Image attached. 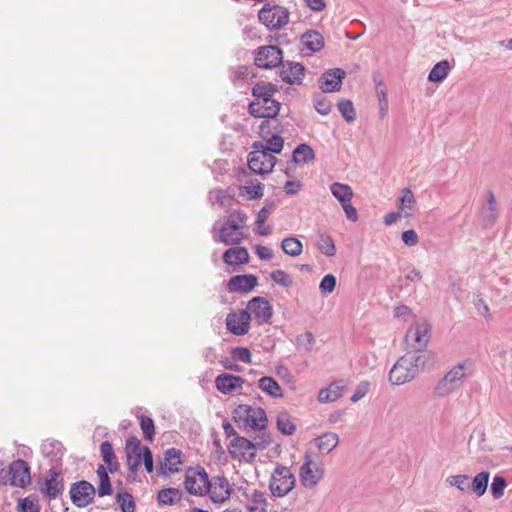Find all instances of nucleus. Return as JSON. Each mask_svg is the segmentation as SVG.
<instances>
[{
  "label": "nucleus",
  "mask_w": 512,
  "mask_h": 512,
  "mask_svg": "<svg viewBox=\"0 0 512 512\" xmlns=\"http://www.w3.org/2000/svg\"><path fill=\"white\" fill-rule=\"evenodd\" d=\"M296 485V477L287 466L278 464L271 474L269 490L272 496L282 498L288 495Z\"/></svg>",
  "instance_id": "6"
},
{
  "label": "nucleus",
  "mask_w": 512,
  "mask_h": 512,
  "mask_svg": "<svg viewBox=\"0 0 512 512\" xmlns=\"http://www.w3.org/2000/svg\"><path fill=\"white\" fill-rule=\"evenodd\" d=\"M303 45L312 52L320 51L324 46V38L321 33L311 30L302 35Z\"/></svg>",
  "instance_id": "32"
},
{
  "label": "nucleus",
  "mask_w": 512,
  "mask_h": 512,
  "mask_svg": "<svg viewBox=\"0 0 512 512\" xmlns=\"http://www.w3.org/2000/svg\"><path fill=\"white\" fill-rule=\"evenodd\" d=\"M244 382L242 377L229 373H221L215 378V386L222 394H231L241 391Z\"/></svg>",
  "instance_id": "22"
},
{
  "label": "nucleus",
  "mask_w": 512,
  "mask_h": 512,
  "mask_svg": "<svg viewBox=\"0 0 512 512\" xmlns=\"http://www.w3.org/2000/svg\"><path fill=\"white\" fill-rule=\"evenodd\" d=\"M298 474L304 488L314 489L324 478L325 468L321 462L314 460L311 454L306 453Z\"/></svg>",
  "instance_id": "7"
},
{
  "label": "nucleus",
  "mask_w": 512,
  "mask_h": 512,
  "mask_svg": "<svg viewBox=\"0 0 512 512\" xmlns=\"http://www.w3.org/2000/svg\"><path fill=\"white\" fill-rule=\"evenodd\" d=\"M247 215L241 210H233L225 223L212 236L214 242L225 245H238L244 238Z\"/></svg>",
  "instance_id": "3"
},
{
  "label": "nucleus",
  "mask_w": 512,
  "mask_h": 512,
  "mask_svg": "<svg viewBox=\"0 0 512 512\" xmlns=\"http://www.w3.org/2000/svg\"><path fill=\"white\" fill-rule=\"evenodd\" d=\"M273 122H276L273 120ZM271 126L272 121L271 120H264L261 122L259 126V132L263 140H265V143L259 142L255 143L253 145L254 148H261L264 151L269 152L270 154H279L284 145V141L282 137H280L278 134H273L271 132Z\"/></svg>",
  "instance_id": "12"
},
{
  "label": "nucleus",
  "mask_w": 512,
  "mask_h": 512,
  "mask_svg": "<svg viewBox=\"0 0 512 512\" xmlns=\"http://www.w3.org/2000/svg\"><path fill=\"white\" fill-rule=\"evenodd\" d=\"M338 109L347 122H353L355 120L356 112L353 103L350 100H339Z\"/></svg>",
  "instance_id": "45"
},
{
  "label": "nucleus",
  "mask_w": 512,
  "mask_h": 512,
  "mask_svg": "<svg viewBox=\"0 0 512 512\" xmlns=\"http://www.w3.org/2000/svg\"><path fill=\"white\" fill-rule=\"evenodd\" d=\"M255 253L261 260H271L274 256L273 250L267 246L257 245Z\"/></svg>",
  "instance_id": "61"
},
{
  "label": "nucleus",
  "mask_w": 512,
  "mask_h": 512,
  "mask_svg": "<svg viewBox=\"0 0 512 512\" xmlns=\"http://www.w3.org/2000/svg\"><path fill=\"white\" fill-rule=\"evenodd\" d=\"M276 164L274 155L261 148H254L248 155V167L255 174H269Z\"/></svg>",
  "instance_id": "11"
},
{
  "label": "nucleus",
  "mask_w": 512,
  "mask_h": 512,
  "mask_svg": "<svg viewBox=\"0 0 512 512\" xmlns=\"http://www.w3.org/2000/svg\"><path fill=\"white\" fill-rule=\"evenodd\" d=\"M402 241L407 245V246H415L418 244L419 242V238H418V235L417 233L410 229V230H406L402 233Z\"/></svg>",
  "instance_id": "60"
},
{
  "label": "nucleus",
  "mask_w": 512,
  "mask_h": 512,
  "mask_svg": "<svg viewBox=\"0 0 512 512\" xmlns=\"http://www.w3.org/2000/svg\"><path fill=\"white\" fill-rule=\"evenodd\" d=\"M251 315L245 310L231 312L226 317L227 329L234 335L241 336L248 333Z\"/></svg>",
  "instance_id": "18"
},
{
  "label": "nucleus",
  "mask_w": 512,
  "mask_h": 512,
  "mask_svg": "<svg viewBox=\"0 0 512 512\" xmlns=\"http://www.w3.org/2000/svg\"><path fill=\"white\" fill-rule=\"evenodd\" d=\"M140 427L146 440L152 441L155 435L154 421L150 417L140 416Z\"/></svg>",
  "instance_id": "48"
},
{
  "label": "nucleus",
  "mask_w": 512,
  "mask_h": 512,
  "mask_svg": "<svg viewBox=\"0 0 512 512\" xmlns=\"http://www.w3.org/2000/svg\"><path fill=\"white\" fill-rule=\"evenodd\" d=\"M332 195L340 202L341 205L350 202L353 198V190L347 184L335 182L330 186Z\"/></svg>",
  "instance_id": "34"
},
{
  "label": "nucleus",
  "mask_w": 512,
  "mask_h": 512,
  "mask_svg": "<svg viewBox=\"0 0 512 512\" xmlns=\"http://www.w3.org/2000/svg\"><path fill=\"white\" fill-rule=\"evenodd\" d=\"M271 279L282 287H290L293 283L292 277L283 270H275L270 274Z\"/></svg>",
  "instance_id": "50"
},
{
  "label": "nucleus",
  "mask_w": 512,
  "mask_h": 512,
  "mask_svg": "<svg viewBox=\"0 0 512 512\" xmlns=\"http://www.w3.org/2000/svg\"><path fill=\"white\" fill-rule=\"evenodd\" d=\"M182 499V491L178 488H163L157 493L160 506H173Z\"/></svg>",
  "instance_id": "30"
},
{
  "label": "nucleus",
  "mask_w": 512,
  "mask_h": 512,
  "mask_svg": "<svg viewBox=\"0 0 512 512\" xmlns=\"http://www.w3.org/2000/svg\"><path fill=\"white\" fill-rule=\"evenodd\" d=\"M484 218L488 223H492L497 216V204L492 192L488 193L487 204L484 208Z\"/></svg>",
  "instance_id": "47"
},
{
  "label": "nucleus",
  "mask_w": 512,
  "mask_h": 512,
  "mask_svg": "<svg viewBox=\"0 0 512 512\" xmlns=\"http://www.w3.org/2000/svg\"><path fill=\"white\" fill-rule=\"evenodd\" d=\"M243 191L247 195L248 199L256 200L263 196V184L258 180H251L243 186Z\"/></svg>",
  "instance_id": "43"
},
{
  "label": "nucleus",
  "mask_w": 512,
  "mask_h": 512,
  "mask_svg": "<svg viewBox=\"0 0 512 512\" xmlns=\"http://www.w3.org/2000/svg\"><path fill=\"white\" fill-rule=\"evenodd\" d=\"M232 358L238 360L243 363H251L252 362V354L250 350L246 347H236L231 351Z\"/></svg>",
  "instance_id": "54"
},
{
  "label": "nucleus",
  "mask_w": 512,
  "mask_h": 512,
  "mask_svg": "<svg viewBox=\"0 0 512 512\" xmlns=\"http://www.w3.org/2000/svg\"><path fill=\"white\" fill-rule=\"evenodd\" d=\"M315 157L313 149L307 144H300L293 151V161L296 164H304L312 161Z\"/></svg>",
  "instance_id": "40"
},
{
  "label": "nucleus",
  "mask_w": 512,
  "mask_h": 512,
  "mask_svg": "<svg viewBox=\"0 0 512 512\" xmlns=\"http://www.w3.org/2000/svg\"><path fill=\"white\" fill-rule=\"evenodd\" d=\"M99 478L98 495L100 497L108 496L112 494V485L108 475L107 469L103 465H99L96 470Z\"/></svg>",
  "instance_id": "35"
},
{
  "label": "nucleus",
  "mask_w": 512,
  "mask_h": 512,
  "mask_svg": "<svg viewBox=\"0 0 512 512\" xmlns=\"http://www.w3.org/2000/svg\"><path fill=\"white\" fill-rule=\"evenodd\" d=\"M41 494L49 500L59 498L64 492V479L58 467L49 469L45 481L40 488Z\"/></svg>",
  "instance_id": "13"
},
{
  "label": "nucleus",
  "mask_w": 512,
  "mask_h": 512,
  "mask_svg": "<svg viewBox=\"0 0 512 512\" xmlns=\"http://www.w3.org/2000/svg\"><path fill=\"white\" fill-rule=\"evenodd\" d=\"M417 207V201L414 193L410 188H403L397 200V208L405 218H410L414 215Z\"/></svg>",
  "instance_id": "24"
},
{
  "label": "nucleus",
  "mask_w": 512,
  "mask_h": 512,
  "mask_svg": "<svg viewBox=\"0 0 512 512\" xmlns=\"http://www.w3.org/2000/svg\"><path fill=\"white\" fill-rule=\"evenodd\" d=\"M278 430L284 435H292L296 431V425L291 415L286 411L278 413L276 418Z\"/></svg>",
  "instance_id": "36"
},
{
  "label": "nucleus",
  "mask_w": 512,
  "mask_h": 512,
  "mask_svg": "<svg viewBox=\"0 0 512 512\" xmlns=\"http://www.w3.org/2000/svg\"><path fill=\"white\" fill-rule=\"evenodd\" d=\"M283 252L289 256L296 257L303 252V245L296 237H286L281 242Z\"/></svg>",
  "instance_id": "38"
},
{
  "label": "nucleus",
  "mask_w": 512,
  "mask_h": 512,
  "mask_svg": "<svg viewBox=\"0 0 512 512\" xmlns=\"http://www.w3.org/2000/svg\"><path fill=\"white\" fill-rule=\"evenodd\" d=\"M31 482L30 467L24 460H16L10 464L9 485L25 487Z\"/></svg>",
  "instance_id": "19"
},
{
  "label": "nucleus",
  "mask_w": 512,
  "mask_h": 512,
  "mask_svg": "<svg viewBox=\"0 0 512 512\" xmlns=\"http://www.w3.org/2000/svg\"><path fill=\"white\" fill-rule=\"evenodd\" d=\"M258 284V279L255 275L244 274L236 275L228 281V290L230 292L248 293L252 291Z\"/></svg>",
  "instance_id": "23"
},
{
  "label": "nucleus",
  "mask_w": 512,
  "mask_h": 512,
  "mask_svg": "<svg viewBox=\"0 0 512 512\" xmlns=\"http://www.w3.org/2000/svg\"><path fill=\"white\" fill-rule=\"evenodd\" d=\"M42 453L49 457L61 458L63 455V446L60 442L55 440H46L41 445Z\"/></svg>",
  "instance_id": "42"
},
{
  "label": "nucleus",
  "mask_w": 512,
  "mask_h": 512,
  "mask_svg": "<svg viewBox=\"0 0 512 512\" xmlns=\"http://www.w3.org/2000/svg\"><path fill=\"white\" fill-rule=\"evenodd\" d=\"M19 512H40L39 504L30 497L21 499L18 503Z\"/></svg>",
  "instance_id": "56"
},
{
  "label": "nucleus",
  "mask_w": 512,
  "mask_h": 512,
  "mask_svg": "<svg viewBox=\"0 0 512 512\" xmlns=\"http://www.w3.org/2000/svg\"><path fill=\"white\" fill-rule=\"evenodd\" d=\"M231 493L232 487L225 476L217 475L209 480V490L207 494L213 503H224L230 498Z\"/></svg>",
  "instance_id": "17"
},
{
  "label": "nucleus",
  "mask_w": 512,
  "mask_h": 512,
  "mask_svg": "<svg viewBox=\"0 0 512 512\" xmlns=\"http://www.w3.org/2000/svg\"><path fill=\"white\" fill-rule=\"evenodd\" d=\"M314 442L318 450L322 454H328L332 452L339 443V436L334 432H326L314 439Z\"/></svg>",
  "instance_id": "28"
},
{
  "label": "nucleus",
  "mask_w": 512,
  "mask_h": 512,
  "mask_svg": "<svg viewBox=\"0 0 512 512\" xmlns=\"http://www.w3.org/2000/svg\"><path fill=\"white\" fill-rule=\"evenodd\" d=\"M143 448L140 440L135 436L129 437L126 440V455H143Z\"/></svg>",
  "instance_id": "51"
},
{
  "label": "nucleus",
  "mask_w": 512,
  "mask_h": 512,
  "mask_svg": "<svg viewBox=\"0 0 512 512\" xmlns=\"http://www.w3.org/2000/svg\"><path fill=\"white\" fill-rule=\"evenodd\" d=\"M315 343V338L313 334L309 331L300 334L296 338V344L298 347L303 348L305 351H311L313 345Z\"/></svg>",
  "instance_id": "52"
},
{
  "label": "nucleus",
  "mask_w": 512,
  "mask_h": 512,
  "mask_svg": "<svg viewBox=\"0 0 512 512\" xmlns=\"http://www.w3.org/2000/svg\"><path fill=\"white\" fill-rule=\"evenodd\" d=\"M468 479L469 478L467 475L459 474V475L449 476L446 479V482L451 486L457 487V489H459L460 491L465 492L470 488V486L468 484Z\"/></svg>",
  "instance_id": "49"
},
{
  "label": "nucleus",
  "mask_w": 512,
  "mask_h": 512,
  "mask_svg": "<svg viewBox=\"0 0 512 512\" xmlns=\"http://www.w3.org/2000/svg\"><path fill=\"white\" fill-rule=\"evenodd\" d=\"M235 422L242 423L253 431L264 430L268 419L263 408L255 405L240 404L232 412Z\"/></svg>",
  "instance_id": "4"
},
{
  "label": "nucleus",
  "mask_w": 512,
  "mask_h": 512,
  "mask_svg": "<svg viewBox=\"0 0 512 512\" xmlns=\"http://www.w3.org/2000/svg\"><path fill=\"white\" fill-rule=\"evenodd\" d=\"M116 501L122 512H135V501L128 492H119L116 495Z\"/></svg>",
  "instance_id": "44"
},
{
  "label": "nucleus",
  "mask_w": 512,
  "mask_h": 512,
  "mask_svg": "<svg viewBox=\"0 0 512 512\" xmlns=\"http://www.w3.org/2000/svg\"><path fill=\"white\" fill-rule=\"evenodd\" d=\"M344 78L345 71L340 68L331 69L321 76L319 87L324 93L339 91Z\"/></svg>",
  "instance_id": "21"
},
{
  "label": "nucleus",
  "mask_w": 512,
  "mask_h": 512,
  "mask_svg": "<svg viewBox=\"0 0 512 512\" xmlns=\"http://www.w3.org/2000/svg\"><path fill=\"white\" fill-rule=\"evenodd\" d=\"M370 389V383L368 381H362L360 382L353 395L351 396V401L356 403L358 402L360 399H362L369 391Z\"/></svg>",
  "instance_id": "59"
},
{
  "label": "nucleus",
  "mask_w": 512,
  "mask_h": 512,
  "mask_svg": "<svg viewBox=\"0 0 512 512\" xmlns=\"http://www.w3.org/2000/svg\"><path fill=\"white\" fill-rule=\"evenodd\" d=\"M276 92L272 83H256L252 88L254 100L249 104V113L254 117L274 119L280 110V103L273 98Z\"/></svg>",
  "instance_id": "1"
},
{
  "label": "nucleus",
  "mask_w": 512,
  "mask_h": 512,
  "mask_svg": "<svg viewBox=\"0 0 512 512\" xmlns=\"http://www.w3.org/2000/svg\"><path fill=\"white\" fill-rule=\"evenodd\" d=\"M209 477L204 469L189 468L185 474L184 485L188 493L195 496L207 495Z\"/></svg>",
  "instance_id": "10"
},
{
  "label": "nucleus",
  "mask_w": 512,
  "mask_h": 512,
  "mask_svg": "<svg viewBox=\"0 0 512 512\" xmlns=\"http://www.w3.org/2000/svg\"><path fill=\"white\" fill-rule=\"evenodd\" d=\"M100 452L101 456L103 458V461L107 464L108 462H111L116 459L114 449L112 444L109 441H104L100 445Z\"/></svg>",
  "instance_id": "58"
},
{
  "label": "nucleus",
  "mask_w": 512,
  "mask_h": 512,
  "mask_svg": "<svg viewBox=\"0 0 512 512\" xmlns=\"http://www.w3.org/2000/svg\"><path fill=\"white\" fill-rule=\"evenodd\" d=\"M232 196L226 190H214L210 192V200L213 204H219L221 207L231 205Z\"/></svg>",
  "instance_id": "46"
},
{
  "label": "nucleus",
  "mask_w": 512,
  "mask_h": 512,
  "mask_svg": "<svg viewBox=\"0 0 512 512\" xmlns=\"http://www.w3.org/2000/svg\"><path fill=\"white\" fill-rule=\"evenodd\" d=\"M142 461L144 463L145 469L148 473H151L154 469L153 466V457L150 449L147 446L143 448Z\"/></svg>",
  "instance_id": "62"
},
{
  "label": "nucleus",
  "mask_w": 512,
  "mask_h": 512,
  "mask_svg": "<svg viewBox=\"0 0 512 512\" xmlns=\"http://www.w3.org/2000/svg\"><path fill=\"white\" fill-rule=\"evenodd\" d=\"M283 54L275 45L262 46L255 51L254 62L259 68L271 69L282 64Z\"/></svg>",
  "instance_id": "16"
},
{
  "label": "nucleus",
  "mask_w": 512,
  "mask_h": 512,
  "mask_svg": "<svg viewBox=\"0 0 512 512\" xmlns=\"http://www.w3.org/2000/svg\"><path fill=\"white\" fill-rule=\"evenodd\" d=\"M245 310L251 315V320H254L258 325L269 323L273 315V308L269 301L260 296L253 297L247 303Z\"/></svg>",
  "instance_id": "14"
},
{
  "label": "nucleus",
  "mask_w": 512,
  "mask_h": 512,
  "mask_svg": "<svg viewBox=\"0 0 512 512\" xmlns=\"http://www.w3.org/2000/svg\"><path fill=\"white\" fill-rule=\"evenodd\" d=\"M314 107L321 115H327L331 111V103L325 97L319 96L314 99Z\"/></svg>",
  "instance_id": "57"
},
{
  "label": "nucleus",
  "mask_w": 512,
  "mask_h": 512,
  "mask_svg": "<svg viewBox=\"0 0 512 512\" xmlns=\"http://www.w3.org/2000/svg\"><path fill=\"white\" fill-rule=\"evenodd\" d=\"M258 18L269 29H280L289 21V12L279 5L265 4L258 13Z\"/></svg>",
  "instance_id": "8"
},
{
  "label": "nucleus",
  "mask_w": 512,
  "mask_h": 512,
  "mask_svg": "<svg viewBox=\"0 0 512 512\" xmlns=\"http://www.w3.org/2000/svg\"><path fill=\"white\" fill-rule=\"evenodd\" d=\"M471 367L472 362L470 360H465L453 366L437 383L434 388V393L437 396L444 397L454 392L464 383L467 370Z\"/></svg>",
  "instance_id": "5"
},
{
  "label": "nucleus",
  "mask_w": 512,
  "mask_h": 512,
  "mask_svg": "<svg viewBox=\"0 0 512 512\" xmlns=\"http://www.w3.org/2000/svg\"><path fill=\"white\" fill-rule=\"evenodd\" d=\"M259 388L273 398H281L283 396L282 388L278 382L268 376H264L258 381Z\"/></svg>",
  "instance_id": "33"
},
{
  "label": "nucleus",
  "mask_w": 512,
  "mask_h": 512,
  "mask_svg": "<svg viewBox=\"0 0 512 512\" xmlns=\"http://www.w3.org/2000/svg\"><path fill=\"white\" fill-rule=\"evenodd\" d=\"M273 208V205H266L264 206L257 214V219H256V224L258 226H262L265 221L268 219L270 213H271V210Z\"/></svg>",
  "instance_id": "64"
},
{
  "label": "nucleus",
  "mask_w": 512,
  "mask_h": 512,
  "mask_svg": "<svg viewBox=\"0 0 512 512\" xmlns=\"http://www.w3.org/2000/svg\"><path fill=\"white\" fill-rule=\"evenodd\" d=\"M449 70V62L447 60L440 61L431 69L428 80L431 82H442L448 76Z\"/></svg>",
  "instance_id": "39"
},
{
  "label": "nucleus",
  "mask_w": 512,
  "mask_h": 512,
  "mask_svg": "<svg viewBox=\"0 0 512 512\" xmlns=\"http://www.w3.org/2000/svg\"><path fill=\"white\" fill-rule=\"evenodd\" d=\"M229 450L232 456L237 458H246L248 455L254 456L253 443L250 440L240 436L235 437L231 441Z\"/></svg>",
  "instance_id": "26"
},
{
  "label": "nucleus",
  "mask_w": 512,
  "mask_h": 512,
  "mask_svg": "<svg viewBox=\"0 0 512 512\" xmlns=\"http://www.w3.org/2000/svg\"><path fill=\"white\" fill-rule=\"evenodd\" d=\"M304 67L300 63L287 62L282 64L280 76L284 82L300 83L304 77Z\"/></svg>",
  "instance_id": "25"
},
{
  "label": "nucleus",
  "mask_w": 512,
  "mask_h": 512,
  "mask_svg": "<svg viewBox=\"0 0 512 512\" xmlns=\"http://www.w3.org/2000/svg\"><path fill=\"white\" fill-rule=\"evenodd\" d=\"M406 342L420 353L430 340V326L426 320L418 319L406 332Z\"/></svg>",
  "instance_id": "9"
},
{
  "label": "nucleus",
  "mask_w": 512,
  "mask_h": 512,
  "mask_svg": "<svg viewBox=\"0 0 512 512\" xmlns=\"http://www.w3.org/2000/svg\"><path fill=\"white\" fill-rule=\"evenodd\" d=\"M336 287V277L332 274L325 275L319 285V289L323 294H330Z\"/></svg>",
  "instance_id": "55"
},
{
  "label": "nucleus",
  "mask_w": 512,
  "mask_h": 512,
  "mask_svg": "<svg viewBox=\"0 0 512 512\" xmlns=\"http://www.w3.org/2000/svg\"><path fill=\"white\" fill-rule=\"evenodd\" d=\"M427 361L424 353H406L392 366L389 372V381L392 385H403L412 381Z\"/></svg>",
  "instance_id": "2"
},
{
  "label": "nucleus",
  "mask_w": 512,
  "mask_h": 512,
  "mask_svg": "<svg viewBox=\"0 0 512 512\" xmlns=\"http://www.w3.org/2000/svg\"><path fill=\"white\" fill-rule=\"evenodd\" d=\"M319 251L327 257H333L336 254V246L332 237L326 233H319L316 241Z\"/></svg>",
  "instance_id": "37"
},
{
  "label": "nucleus",
  "mask_w": 512,
  "mask_h": 512,
  "mask_svg": "<svg viewBox=\"0 0 512 512\" xmlns=\"http://www.w3.org/2000/svg\"><path fill=\"white\" fill-rule=\"evenodd\" d=\"M267 499L265 493L259 490H254L247 496L246 509L248 512H267Z\"/></svg>",
  "instance_id": "29"
},
{
  "label": "nucleus",
  "mask_w": 512,
  "mask_h": 512,
  "mask_svg": "<svg viewBox=\"0 0 512 512\" xmlns=\"http://www.w3.org/2000/svg\"><path fill=\"white\" fill-rule=\"evenodd\" d=\"M489 476H490V474L487 471H482V472L478 473L473 478V481L471 484L472 492H474L477 496H482L487 490Z\"/></svg>",
  "instance_id": "41"
},
{
  "label": "nucleus",
  "mask_w": 512,
  "mask_h": 512,
  "mask_svg": "<svg viewBox=\"0 0 512 512\" xmlns=\"http://www.w3.org/2000/svg\"><path fill=\"white\" fill-rule=\"evenodd\" d=\"M181 455V451L176 448L166 450L163 461L157 470L158 474L160 476L167 477L179 472L182 464Z\"/></svg>",
  "instance_id": "20"
},
{
  "label": "nucleus",
  "mask_w": 512,
  "mask_h": 512,
  "mask_svg": "<svg viewBox=\"0 0 512 512\" xmlns=\"http://www.w3.org/2000/svg\"><path fill=\"white\" fill-rule=\"evenodd\" d=\"M375 91L379 103L388 102L386 87L381 80H375Z\"/></svg>",
  "instance_id": "63"
},
{
  "label": "nucleus",
  "mask_w": 512,
  "mask_h": 512,
  "mask_svg": "<svg viewBox=\"0 0 512 512\" xmlns=\"http://www.w3.org/2000/svg\"><path fill=\"white\" fill-rule=\"evenodd\" d=\"M506 487V480L502 476H495L491 483V493L495 499H499L504 494Z\"/></svg>",
  "instance_id": "53"
},
{
  "label": "nucleus",
  "mask_w": 512,
  "mask_h": 512,
  "mask_svg": "<svg viewBox=\"0 0 512 512\" xmlns=\"http://www.w3.org/2000/svg\"><path fill=\"white\" fill-rule=\"evenodd\" d=\"M343 395V386L335 382L323 388L318 393V400L321 403H329L338 400Z\"/></svg>",
  "instance_id": "31"
},
{
  "label": "nucleus",
  "mask_w": 512,
  "mask_h": 512,
  "mask_svg": "<svg viewBox=\"0 0 512 512\" xmlns=\"http://www.w3.org/2000/svg\"><path fill=\"white\" fill-rule=\"evenodd\" d=\"M223 261L227 265H242L249 262V253L245 247H232L223 254Z\"/></svg>",
  "instance_id": "27"
},
{
  "label": "nucleus",
  "mask_w": 512,
  "mask_h": 512,
  "mask_svg": "<svg viewBox=\"0 0 512 512\" xmlns=\"http://www.w3.org/2000/svg\"><path fill=\"white\" fill-rule=\"evenodd\" d=\"M95 493V487L86 480L73 483L69 490L71 501L78 508H84L91 504Z\"/></svg>",
  "instance_id": "15"
}]
</instances>
